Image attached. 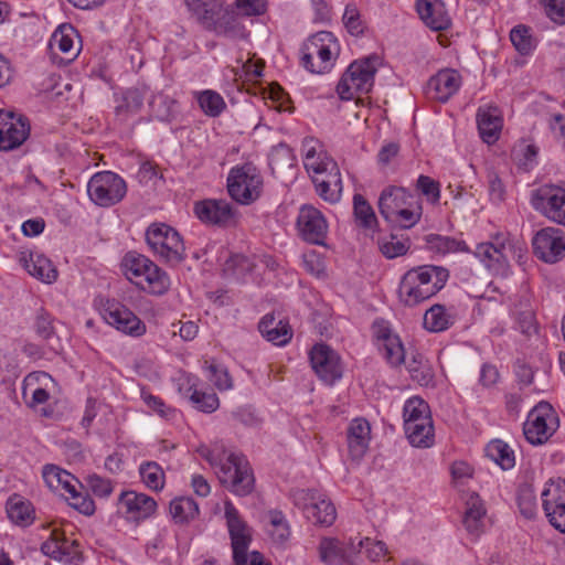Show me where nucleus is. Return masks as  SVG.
Listing matches in <instances>:
<instances>
[{
	"mask_svg": "<svg viewBox=\"0 0 565 565\" xmlns=\"http://www.w3.org/2000/svg\"><path fill=\"white\" fill-rule=\"evenodd\" d=\"M198 452L214 469L218 481L236 495H247L254 489V475L247 459L222 444L201 447Z\"/></svg>",
	"mask_w": 565,
	"mask_h": 565,
	"instance_id": "f257e3e1",
	"label": "nucleus"
},
{
	"mask_svg": "<svg viewBox=\"0 0 565 565\" xmlns=\"http://www.w3.org/2000/svg\"><path fill=\"white\" fill-rule=\"evenodd\" d=\"M373 333L379 350L384 359L392 366H398L406 362L411 377L419 385L427 386L433 382L434 371L429 361L419 352L412 353L406 361L405 349L399 337L391 330L384 321H376L373 324Z\"/></svg>",
	"mask_w": 565,
	"mask_h": 565,
	"instance_id": "f03ea898",
	"label": "nucleus"
},
{
	"mask_svg": "<svg viewBox=\"0 0 565 565\" xmlns=\"http://www.w3.org/2000/svg\"><path fill=\"white\" fill-rule=\"evenodd\" d=\"M449 278L447 268L422 265L407 270L399 285V299L406 306H416L435 296Z\"/></svg>",
	"mask_w": 565,
	"mask_h": 565,
	"instance_id": "7ed1b4c3",
	"label": "nucleus"
},
{
	"mask_svg": "<svg viewBox=\"0 0 565 565\" xmlns=\"http://www.w3.org/2000/svg\"><path fill=\"white\" fill-rule=\"evenodd\" d=\"M379 211L383 218L401 228H411L422 216V206L412 193L401 186L385 188L379 199Z\"/></svg>",
	"mask_w": 565,
	"mask_h": 565,
	"instance_id": "20e7f679",
	"label": "nucleus"
},
{
	"mask_svg": "<svg viewBox=\"0 0 565 565\" xmlns=\"http://www.w3.org/2000/svg\"><path fill=\"white\" fill-rule=\"evenodd\" d=\"M124 275L143 291L161 296L166 294L171 281L168 274L145 255L129 252L121 262Z\"/></svg>",
	"mask_w": 565,
	"mask_h": 565,
	"instance_id": "39448f33",
	"label": "nucleus"
},
{
	"mask_svg": "<svg viewBox=\"0 0 565 565\" xmlns=\"http://www.w3.org/2000/svg\"><path fill=\"white\" fill-rule=\"evenodd\" d=\"M526 254L524 244L508 234L499 233L490 242L477 245L475 255L495 275L505 276L510 262L521 263Z\"/></svg>",
	"mask_w": 565,
	"mask_h": 565,
	"instance_id": "423d86ee",
	"label": "nucleus"
},
{
	"mask_svg": "<svg viewBox=\"0 0 565 565\" xmlns=\"http://www.w3.org/2000/svg\"><path fill=\"white\" fill-rule=\"evenodd\" d=\"M377 66V56H369L352 62L337 85L339 97L342 100H351L359 95L370 93L374 85Z\"/></svg>",
	"mask_w": 565,
	"mask_h": 565,
	"instance_id": "0eeeda50",
	"label": "nucleus"
},
{
	"mask_svg": "<svg viewBox=\"0 0 565 565\" xmlns=\"http://www.w3.org/2000/svg\"><path fill=\"white\" fill-rule=\"evenodd\" d=\"M339 52V43L331 32H318L303 44L302 65L311 73H327L333 67Z\"/></svg>",
	"mask_w": 565,
	"mask_h": 565,
	"instance_id": "6e6552de",
	"label": "nucleus"
},
{
	"mask_svg": "<svg viewBox=\"0 0 565 565\" xmlns=\"http://www.w3.org/2000/svg\"><path fill=\"white\" fill-rule=\"evenodd\" d=\"M152 253L164 263L177 266L185 259V246L179 232L166 223H152L146 231Z\"/></svg>",
	"mask_w": 565,
	"mask_h": 565,
	"instance_id": "1a4fd4ad",
	"label": "nucleus"
},
{
	"mask_svg": "<svg viewBox=\"0 0 565 565\" xmlns=\"http://www.w3.org/2000/svg\"><path fill=\"white\" fill-rule=\"evenodd\" d=\"M184 1L188 9L204 28L230 38L239 32L236 19L223 8L220 0Z\"/></svg>",
	"mask_w": 565,
	"mask_h": 565,
	"instance_id": "9d476101",
	"label": "nucleus"
},
{
	"mask_svg": "<svg viewBox=\"0 0 565 565\" xmlns=\"http://www.w3.org/2000/svg\"><path fill=\"white\" fill-rule=\"evenodd\" d=\"M43 480L53 491L68 493L70 504L81 513L90 515L95 512L94 501L78 491L79 481L68 471L54 465H46L43 468Z\"/></svg>",
	"mask_w": 565,
	"mask_h": 565,
	"instance_id": "9b49d317",
	"label": "nucleus"
},
{
	"mask_svg": "<svg viewBox=\"0 0 565 565\" xmlns=\"http://www.w3.org/2000/svg\"><path fill=\"white\" fill-rule=\"evenodd\" d=\"M263 178L250 163L236 166L227 177V191L237 203L248 205L256 201L262 193Z\"/></svg>",
	"mask_w": 565,
	"mask_h": 565,
	"instance_id": "f8f14e48",
	"label": "nucleus"
},
{
	"mask_svg": "<svg viewBox=\"0 0 565 565\" xmlns=\"http://www.w3.org/2000/svg\"><path fill=\"white\" fill-rule=\"evenodd\" d=\"M558 426L557 413L550 403L542 401L529 412L523 434L530 444L543 445L555 434Z\"/></svg>",
	"mask_w": 565,
	"mask_h": 565,
	"instance_id": "ddd939ff",
	"label": "nucleus"
},
{
	"mask_svg": "<svg viewBox=\"0 0 565 565\" xmlns=\"http://www.w3.org/2000/svg\"><path fill=\"white\" fill-rule=\"evenodd\" d=\"M87 193L96 205L109 207L119 203L125 198L127 184L117 173L100 171L89 179Z\"/></svg>",
	"mask_w": 565,
	"mask_h": 565,
	"instance_id": "4468645a",
	"label": "nucleus"
},
{
	"mask_svg": "<svg viewBox=\"0 0 565 565\" xmlns=\"http://www.w3.org/2000/svg\"><path fill=\"white\" fill-rule=\"evenodd\" d=\"M292 500L302 510L305 516L315 524L329 526L337 518V511L332 502L318 491L295 490Z\"/></svg>",
	"mask_w": 565,
	"mask_h": 565,
	"instance_id": "2eb2a0df",
	"label": "nucleus"
},
{
	"mask_svg": "<svg viewBox=\"0 0 565 565\" xmlns=\"http://www.w3.org/2000/svg\"><path fill=\"white\" fill-rule=\"evenodd\" d=\"M531 204L535 211L553 223L565 226V189L544 184L533 191Z\"/></svg>",
	"mask_w": 565,
	"mask_h": 565,
	"instance_id": "dca6fc26",
	"label": "nucleus"
},
{
	"mask_svg": "<svg viewBox=\"0 0 565 565\" xmlns=\"http://www.w3.org/2000/svg\"><path fill=\"white\" fill-rule=\"evenodd\" d=\"M195 216L205 225L232 227L238 223V211L226 200L205 199L194 203Z\"/></svg>",
	"mask_w": 565,
	"mask_h": 565,
	"instance_id": "f3484780",
	"label": "nucleus"
},
{
	"mask_svg": "<svg viewBox=\"0 0 565 565\" xmlns=\"http://www.w3.org/2000/svg\"><path fill=\"white\" fill-rule=\"evenodd\" d=\"M298 235L307 243L324 245L328 234V222L320 210L305 204L299 209L296 221Z\"/></svg>",
	"mask_w": 565,
	"mask_h": 565,
	"instance_id": "a211bd4d",
	"label": "nucleus"
},
{
	"mask_svg": "<svg viewBox=\"0 0 565 565\" xmlns=\"http://www.w3.org/2000/svg\"><path fill=\"white\" fill-rule=\"evenodd\" d=\"M534 254L547 264H555L565 256V233L557 227L547 226L533 237Z\"/></svg>",
	"mask_w": 565,
	"mask_h": 565,
	"instance_id": "6ab92c4d",
	"label": "nucleus"
},
{
	"mask_svg": "<svg viewBox=\"0 0 565 565\" xmlns=\"http://www.w3.org/2000/svg\"><path fill=\"white\" fill-rule=\"evenodd\" d=\"M103 319L118 331L140 337L146 332V324L126 306L115 300H107L102 309Z\"/></svg>",
	"mask_w": 565,
	"mask_h": 565,
	"instance_id": "aec40b11",
	"label": "nucleus"
},
{
	"mask_svg": "<svg viewBox=\"0 0 565 565\" xmlns=\"http://www.w3.org/2000/svg\"><path fill=\"white\" fill-rule=\"evenodd\" d=\"M117 510L127 521L139 523L156 513L157 502L146 493L129 490L120 493Z\"/></svg>",
	"mask_w": 565,
	"mask_h": 565,
	"instance_id": "412c9836",
	"label": "nucleus"
},
{
	"mask_svg": "<svg viewBox=\"0 0 565 565\" xmlns=\"http://www.w3.org/2000/svg\"><path fill=\"white\" fill-rule=\"evenodd\" d=\"M542 507L550 523L565 533V480H551L542 491Z\"/></svg>",
	"mask_w": 565,
	"mask_h": 565,
	"instance_id": "4be33fe9",
	"label": "nucleus"
},
{
	"mask_svg": "<svg viewBox=\"0 0 565 565\" xmlns=\"http://www.w3.org/2000/svg\"><path fill=\"white\" fill-rule=\"evenodd\" d=\"M30 124L21 115L0 110V150H13L29 138Z\"/></svg>",
	"mask_w": 565,
	"mask_h": 565,
	"instance_id": "5701e85b",
	"label": "nucleus"
},
{
	"mask_svg": "<svg viewBox=\"0 0 565 565\" xmlns=\"http://www.w3.org/2000/svg\"><path fill=\"white\" fill-rule=\"evenodd\" d=\"M310 363L321 381L332 385L342 377V365L338 353L326 344H316L310 351Z\"/></svg>",
	"mask_w": 565,
	"mask_h": 565,
	"instance_id": "b1692460",
	"label": "nucleus"
},
{
	"mask_svg": "<svg viewBox=\"0 0 565 565\" xmlns=\"http://www.w3.org/2000/svg\"><path fill=\"white\" fill-rule=\"evenodd\" d=\"M224 512L231 536L233 559L242 562L243 552L248 550L252 542V530L230 500L224 503Z\"/></svg>",
	"mask_w": 565,
	"mask_h": 565,
	"instance_id": "393cba45",
	"label": "nucleus"
},
{
	"mask_svg": "<svg viewBox=\"0 0 565 565\" xmlns=\"http://www.w3.org/2000/svg\"><path fill=\"white\" fill-rule=\"evenodd\" d=\"M301 151L305 169L311 179L339 168L333 158L328 154L324 146L312 137L303 139Z\"/></svg>",
	"mask_w": 565,
	"mask_h": 565,
	"instance_id": "a878e982",
	"label": "nucleus"
},
{
	"mask_svg": "<svg viewBox=\"0 0 565 565\" xmlns=\"http://www.w3.org/2000/svg\"><path fill=\"white\" fill-rule=\"evenodd\" d=\"M362 539H350L341 542L337 539L326 537L319 544V555L323 563L329 565H343L352 562L353 555L362 548Z\"/></svg>",
	"mask_w": 565,
	"mask_h": 565,
	"instance_id": "bb28decb",
	"label": "nucleus"
},
{
	"mask_svg": "<svg viewBox=\"0 0 565 565\" xmlns=\"http://www.w3.org/2000/svg\"><path fill=\"white\" fill-rule=\"evenodd\" d=\"M461 85L460 74L452 68H445L431 76L426 86L428 98L446 103Z\"/></svg>",
	"mask_w": 565,
	"mask_h": 565,
	"instance_id": "cd10ccee",
	"label": "nucleus"
},
{
	"mask_svg": "<svg viewBox=\"0 0 565 565\" xmlns=\"http://www.w3.org/2000/svg\"><path fill=\"white\" fill-rule=\"evenodd\" d=\"M19 262L32 277L42 282L53 284L58 277V271L51 259L39 252H21Z\"/></svg>",
	"mask_w": 565,
	"mask_h": 565,
	"instance_id": "c85d7f7f",
	"label": "nucleus"
},
{
	"mask_svg": "<svg viewBox=\"0 0 565 565\" xmlns=\"http://www.w3.org/2000/svg\"><path fill=\"white\" fill-rule=\"evenodd\" d=\"M349 455L352 460L359 461L366 454L371 439V426L364 418H354L347 434Z\"/></svg>",
	"mask_w": 565,
	"mask_h": 565,
	"instance_id": "c756f323",
	"label": "nucleus"
},
{
	"mask_svg": "<svg viewBox=\"0 0 565 565\" xmlns=\"http://www.w3.org/2000/svg\"><path fill=\"white\" fill-rule=\"evenodd\" d=\"M477 125L481 139L488 145L494 143L503 126L501 111L493 106L480 107L477 113Z\"/></svg>",
	"mask_w": 565,
	"mask_h": 565,
	"instance_id": "7c9ffc66",
	"label": "nucleus"
},
{
	"mask_svg": "<svg viewBox=\"0 0 565 565\" xmlns=\"http://www.w3.org/2000/svg\"><path fill=\"white\" fill-rule=\"evenodd\" d=\"M417 12L431 30L441 31L450 26L451 20L441 0H418Z\"/></svg>",
	"mask_w": 565,
	"mask_h": 565,
	"instance_id": "2f4dec72",
	"label": "nucleus"
},
{
	"mask_svg": "<svg viewBox=\"0 0 565 565\" xmlns=\"http://www.w3.org/2000/svg\"><path fill=\"white\" fill-rule=\"evenodd\" d=\"M77 38L76 30L72 25L63 24L54 31L50 40V49L53 53L60 51L65 55L63 60L71 62L79 52Z\"/></svg>",
	"mask_w": 565,
	"mask_h": 565,
	"instance_id": "473e14b6",
	"label": "nucleus"
},
{
	"mask_svg": "<svg viewBox=\"0 0 565 565\" xmlns=\"http://www.w3.org/2000/svg\"><path fill=\"white\" fill-rule=\"evenodd\" d=\"M180 391L189 397L195 408L204 413H212L218 408L220 401L215 393L202 392L196 388V379L190 375L183 377Z\"/></svg>",
	"mask_w": 565,
	"mask_h": 565,
	"instance_id": "72a5a7b5",
	"label": "nucleus"
},
{
	"mask_svg": "<svg viewBox=\"0 0 565 565\" xmlns=\"http://www.w3.org/2000/svg\"><path fill=\"white\" fill-rule=\"evenodd\" d=\"M54 385L53 377L43 371L32 372L23 381V396L31 393V405L36 406L47 402L50 395L47 388Z\"/></svg>",
	"mask_w": 565,
	"mask_h": 565,
	"instance_id": "f704fd0d",
	"label": "nucleus"
},
{
	"mask_svg": "<svg viewBox=\"0 0 565 565\" xmlns=\"http://www.w3.org/2000/svg\"><path fill=\"white\" fill-rule=\"evenodd\" d=\"M486 508L483 501L476 493L467 501V510L463 518V525L467 532L473 537H479L486 527Z\"/></svg>",
	"mask_w": 565,
	"mask_h": 565,
	"instance_id": "c9c22d12",
	"label": "nucleus"
},
{
	"mask_svg": "<svg viewBox=\"0 0 565 565\" xmlns=\"http://www.w3.org/2000/svg\"><path fill=\"white\" fill-rule=\"evenodd\" d=\"M258 329L267 341L278 347L287 344L292 338L289 324L282 320L276 321L274 315L270 313L262 318Z\"/></svg>",
	"mask_w": 565,
	"mask_h": 565,
	"instance_id": "e433bc0d",
	"label": "nucleus"
},
{
	"mask_svg": "<svg viewBox=\"0 0 565 565\" xmlns=\"http://www.w3.org/2000/svg\"><path fill=\"white\" fill-rule=\"evenodd\" d=\"M318 195L329 203H337L341 199L342 179L340 169L337 168L323 175L312 178Z\"/></svg>",
	"mask_w": 565,
	"mask_h": 565,
	"instance_id": "4c0bfd02",
	"label": "nucleus"
},
{
	"mask_svg": "<svg viewBox=\"0 0 565 565\" xmlns=\"http://www.w3.org/2000/svg\"><path fill=\"white\" fill-rule=\"evenodd\" d=\"M457 319L452 307L431 306L424 315V327L431 332H441L450 328Z\"/></svg>",
	"mask_w": 565,
	"mask_h": 565,
	"instance_id": "58836bf2",
	"label": "nucleus"
},
{
	"mask_svg": "<svg viewBox=\"0 0 565 565\" xmlns=\"http://www.w3.org/2000/svg\"><path fill=\"white\" fill-rule=\"evenodd\" d=\"M404 428L408 424L433 423L428 404L420 397L414 396L406 401L403 409Z\"/></svg>",
	"mask_w": 565,
	"mask_h": 565,
	"instance_id": "ea45409f",
	"label": "nucleus"
},
{
	"mask_svg": "<svg viewBox=\"0 0 565 565\" xmlns=\"http://www.w3.org/2000/svg\"><path fill=\"white\" fill-rule=\"evenodd\" d=\"M7 514L18 525H28L34 519V510L31 502L20 495H13L8 500Z\"/></svg>",
	"mask_w": 565,
	"mask_h": 565,
	"instance_id": "a19ab883",
	"label": "nucleus"
},
{
	"mask_svg": "<svg viewBox=\"0 0 565 565\" xmlns=\"http://www.w3.org/2000/svg\"><path fill=\"white\" fill-rule=\"evenodd\" d=\"M169 512L175 523L183 524L196 518L199 505L190 497H179L170 502Z\"/></svg>",
	"mask_w": 565,
	"mask_h": 565,
	"instance_id": "79ce46f5",
	"label": "nucleus"
},
{
	"mask_svg": "<svg viewBox=\"0 0 565 565\" xmlns=\"http://www.w3.org/2000/svg\"><path fill=\"white\" fill-rule=\"evenodd\" d=\"M487 456L503 470L512 469L515 465L513 449L503 440L494 439L486 447Z\"/></svg>",
	"mask_w": 565,
	"mask_h": 565,
	"instance_id": "37998d69",
	"label": "nucleus"
},
{
	"mask_svg": "<svg viewBox=\"0 0 565 565\" xmlns=\"http://www.w3.org/2000/svg\"><path fill=\"white\" fill-rule=\"evenodd\" d=\"M426 248L439 255L467 250L465 242L439 234H428L425 236Z\"/></svg>",
	"mask_w": 565,
	"mask_h": 565,
	"instance_id": "c03bdc74",
	"label": "nucleus"
},
{
	"mask_svg": "<svg viewBox=\"0 0 565 565\" xmlns=\"http://www.w3.org/2000/svg\"><path fill=\"white\" fill-rule=\"evenodd\" d=\"M405 434L412 446L417 448H429L434 445V425L428 424H408L405 427Z\"/></svg>",
	"mask_w": 565,
	"mask_h": 565,
	"instance_id": "a18cd8bd",
	"label": "nucleus"
},
{
	"mask_svg": "<svg viewBox=\"0 0 565 565\" xmlns=\"http://www.w3.org/2000/svg\"><path fill=\"white\" fill-rule=\"evenodd\" d=\"M381 253L388 259L405 255L411 248V241L407 236L391 234L379 241Z\"/></svg>",
	"mask_w": 565,
	"mask_h": 565,
	"instance_id": "49530a36",
	"label": "nucleus"
},
{
	"mask_svg": "<svg viewBox=\"0 0 565 565\" xmlns=\"http://www.w3.org/2000/svg\"><path fill=\"white\" fill-rule=\"evenodd\" d=\"M139 475L143 484L153 491H160L164 487L166 476L160 465L147 461L140 465Z\"/></svg>",
	"mask_w": 565,
	"mask_h": 565,
	"instance_id": "de8ad7c7",
	"label": "nucleus"
},
{
	"mask_svg": "<svg viewBox=\"0 0 565 565\" xmlns=\"http://www.w3.org/2000/svg\"><path fill=\"white\" fill-rule=\"evenodd\" d=\"M202 111L210 117H217L225 109L224 98L216 92L206 89L195 94Z\"/></svg>",
	"mask_w": 565,
	"mask_h": 565,
	"instance_id": "09e8293b",
	"label": "nucleus"
},
{
	"mask_svg": "<svg viewBox=\"0 0 565 565\" xmlns=\"http://www.w3.org/2000/svg\"><path fill=\"white\" fill-rule=\"evenodd\" d=\"M70 547L71 545L67 540L63 539L58 533L52 532L51 537L42 544L41 551L53 559L63 561L70 557Z\"/></svg>",
	"mask_w": 565,
	"mask_h": 565,
	"instance_id": "8fccbe9b",
	"label": "nucleus"
},
{
	"mask_svg": "<svg viewBox=\"0 0 565 565\" xmlns=\"http://www.w3.org/2000/svg\"><path fill=\"white\" fill-rule=\"evenodd\" d=\"M268 516L267 531L271 540L277 544L285 543L290 536V529L285 515L279 511H271Z\"/></svg>",
	"mask_w": 565,
	"mask_h": 565,
	"instance_id": "3c124183",
	"label": "nucleus"
},
{
	"mask_svg": "<svg viewBox=\"0 0 565 565\" xmlns=\"http://www.w3.org/2000/svg\"><path fill=\"white\" fill-rule=\"evenodd\" d=\"M353 211L354 216L361 226L372 228L376 224V216L373 207L362 194H354Z\"/></svg>",
	"mask_w": 565,
	"mask_h": 565,
	"instance_id": "603ef678",
	"label": "nucleus"
},
{
	"mask_svg": "<svg viewBox=\"0 0 565 565\" xmlns=\"http://www.w3.org/2000/svg\"><path fill=\"white\" fill-rule=\"evenodd\" d=\"M518 505L522 515L526 519H533L537 513V501L534 489L524 484L518 492Z\"/></svg>",
	"mask_w": 565,
	"mask_h": 565,
	"instance_id": "864d4df0",
	"label": "nucleus"
},
{
	"mask_svg": "<svg viewBox=\"0 0 565 565\" xmlns=\"http://www.w3.org/2000/svg\"><path fill=\"white\" fill-rule=\"evenodd\" d=\"M510 40L516 51L523 55L529 54L534 49L530 29L525 25H516L513 28L510 32Z\"/></svg>",
	"mask_w": 565,
	"mask_h": 565,
	"instance_id": "5fc2aeb1",
	"label": "nucleus"
},
{
	"mask_svg": "<svg viewBox=\"0 0 565 565\" xmlns=\"http://www.w3.org/2000/svg\"><path fill=\"white\" fill-rule=\"evenodd\" d=\"M416 189L426 198L427 202L436 205L440 201V183L428 177L420 174L416 181Z\"/></svg>",
	"mask_w": 565,
	"mask_h": 565,
	"instance_id": "6e6d98bb",
	"label": "nucleus"
},
{
	"mask_svg": "<svg viewBox=\"0 0 565 565\" xmlns=\"http://www.w3.org/2000/svg\"><path fill=\"white\" fill-rule=\"evenodd\" d=\"M343 23L352 35H360L363 33L364 26L356 7L348 4L343 13Z\"/></svg>",
	"mask_w": 565,
	"mask_h": 565,
	"instance_id": "4d7b16f0",
	"label": "nucleus"
},
{
	"mask_svg": "<svg viewBox=\"0 0 565 565\" xmlns=\"http://www.w3.org/2000/svg\"><path fill=\"white\" fill-rule=\"evenodd\" d=\"M86 483L93 494L99 498H108L114 490L111 481L98 475H89L86 478Z\"/></svg>",
	"mask_w": 565,
	"mask_h": 565,
	"instance_id": "13d9d810",
	"label": "nucleus"
},
{
	"mask_svg": "<svg viewBox=\"0 0 565 565\" xmlns=\"http://www.w3.org/2000/svg\"><path fill=\"white\" fill-rule=\"evenodd\" d=\"M141 398L149 408L163 418H170L174 413V409L167 406L159 396L152 395L149 392L142 391Z\"/></svg>",
	"mask_w": 565,
	"mask_h": 565,
	"instance_id": "bf43d9fd",
	"label": "nucleus"
},
{
	"mask_svg": "<svg viewBox=\"0 0 565 565\" xmlns=\"http://www.w3.org/2000/svg\"><path fill=\"white\" fill-rule=\"evenodd\" d=\"M210 381L220 390L227 391L233 387V380L227 370L215 364L209 366Z\"/></svg>",
	"mask_w": 565,
	"mask_h": 565,
	"instance_id": "052dcab7",
	"label": "nucleus"
},
{
	"mask_svg": "<svg viewBox=\"0 0 565 565\" xmlns=\"http://www.w3.org/2000/svg\"><path fill=\"white\" fill-rule=\"evenodd\" d=\"M546 15L557 24L565 23V0H541Z\"/></svg>",
	"mask_w": 565,
	"mask_h": 565,
	"instance_id": "680f3d73",
	"label": "nucleus"
},
{
	"mask_svg": "<svg viewBox=\"0 0 565 565\" xmlns=\"http://www.w3.org/2000/svg\"><path fill=\"white\" fill-rule=\"evenodd\" d=\"M516 329L526 337H531L537 331L535 316L532 310H524L518 313Z\"/></svg>",
	"mask_w": 565,
	"mask_h": 565,
	"instance_id": "e2e57ef3",
	"label": "nucleus"
},
{
	"mask_svg": "<svg viewBox=\"0 0 565 565\" xmlns=\"http://www.w3.org/2000/svg\"><path fill=\"white\" fill-rule=\"evenodd\" d=\"M237 11L243 15H260L266 11V0H236Z\"/></svg>",
	"mask_w": 565,
	"mask_h": 565,
	"instance_id": "0e129e2a",
	"label": "nucleus"
},
{
	"mask_svg": "<svg viewBox=\"0 0 565 565\" xmlns=\"http://www.w3.org/2000/svg\"><path fill=\"white\" fill-rule=\"evenodd\" d=\"M487 179L491 200L494 202L503 201L505 195V188L498 173L493 170H489Z\"/></svg>",
	"mask_w": 565,
	"mask_h": 565,
	"instance_id": "69168bd1",
	"label": "nucleus"
},
{
	"mask_svg": "<svg viewBox=\"0 0 565 565\" xmlns=\"http://www.w3.org/2000/svg\"><path fill=\"white\" fill-rule=\"evenodd\" d=\"M17 360L13 354L0 352V379L2 381L17 376Z\"/></svg>",
	"mask_w": 565,
	"mask_h": 565,
	"instance_id": "338daca9",
	"label": "nucleus"
},
{
	"mask_svg": "<svg viewBox=\"0 0 565 565\" xmlns=\"http://www.w3.org/2000/svg\"><path fill=\"white\" fill-rule=\"evenodd\" d=\"M302 263L305 269L317 277L324 273L323 259L316 252H309L303 254Z\"/></svg>",
	"mask_w": 565,
	"mask_h": 565,
	"instance_id": "774afa93",
	"label": "nucleus"
}]
</instances>
